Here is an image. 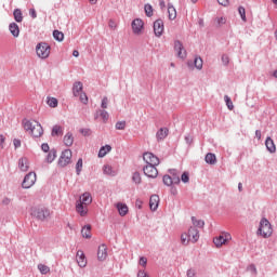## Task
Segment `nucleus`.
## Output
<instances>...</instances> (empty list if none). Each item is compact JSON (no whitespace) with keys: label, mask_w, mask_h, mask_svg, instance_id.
<instances>
[{"label":"nucleus","mask_w":277,"mask_h":277,"mask_svg":"<svg viewBox=\"0 0 277 277\" xmlns=\"http://www.w3.org/2000/svg\"><path fill=\"white\" fill-rule=\"evenodd\" d=\"M30 215L39 220V222H44V220H49L51 216V211L47 207L38 206L31 208Z\"/></svg>","instance_id":"nucleus-1"},{"label":"nucleus","mask_w":277,"mask_h":277,"mask_svg":"<svg viewBox=\"0 0 277 277\" xmlns=\"http://www.w3.org/2000/svg\"><path fill=\"white\" fill-rule=\"evenodd\" d=\"M274 233V229L272 228V223L265 217H263L260 221V226L258 228V235L263 237L264 239H267L272 237V234Z\"/></svg>","instance_id":"nucleus-2"},{"label":"nucleus","mask_w":277,"mask_h":277,"mask_svg":"<svg viewBox=\"0 0 277 277\" xmlns=\"http://www.w3.org/2000/svg\"><path fill=\"white\" fill-rule=\"evenodd\" d=\"M36 53L41 60H47L51 55V45L47 42L38 43L36 47Z\"/></svg>","instance_id":"nucleus-3"},{"label":"nucleus","mask_w":277,"mask_h":277,"mask_svg":"<svg viewBox=\"0 0 277 277\" xmlns=\"http://www.w3.org/2000/svg\"><path fill=\"white\" fill-rule=\"evenodd\" d=\"M70 161H72V150L65 149L64 151H62L58 158L57 166L60 168H66V166H68Z\"/></svg>","instance_id":"nucleus-4"},{"label":"nucleus","mask_w":277,"mask_h":277,"mask_svg":"<svg viewBox=\"0 0 277 277\" xmlns=\"http://www.w3.org/2000/svg\"><path fill=\"white\" fill-rule=\"evenodd\" d=\"M34 185H36V173L29 172L25 175L22 187L24 189H29L30 187H34Z\"/></svg>","instance_id":"nucleus-5"},{"label":"nucleus","mask_w":277,"mask_h":277,"mask_svg":"<svg viewBox=\"0 0 277 277\" xmlns=\"http://www.w3.org/2000/svg\"><path fill=\"white\" fill-rule=\"evenodd\" d=\"M143 172L148 179H157V176H159V171L155 164H146L143 168Z\"/></svg>","instance_id":"nucleus-6"},{"label":"nucleus","mask_w":277,"mask_h":277,"mask_svg":"<svg viewBox=\"0 0 277 277\" xmlns=\"http://www.w3.org/2000/svg\"><path fill=\"white\" fill-rule=\"evenodd\" d=\"M143 160L147 163V166H159V157L150 151L144 153Z\"/></svg>","instance_id":"nucleus-7"},{"label":"nucleus","mask_w":277,"mask_h":277,"mask_svg":"<svg viewBox=\"0 0 277 277\" xmlns=\"http://www.w3.org/2000/svg\"><path fill=\"white\" fill-rule=\"evenodd\" d=\"M163 19L158 18L154 22V34L157 38H161L163 36Z\"/></svg>","instance_id":"nucleus-8"},{"label":"nucleus","mask_w":277,"mask_h":277,"mask_svg":"<svg viewBox=\"0 0 277 277\" xmlns=\"http://www.w3.org/2000/svg\"><path fill=\"white\" fill-rule=\"evenodd\" d=\"M174 51H176L177 57H180L181 60H185L187 57V51H185L183 42L179 40L174 42Z\"/></svg>","instance_id":"nucleus-9"},{"label":"nucleus","mask_w":277,"mask_h":277,"mask_svg":"<svg viewBox=\"0 0 277 277\" xmlns=\"http://www.w3.org/2000/svg\"><path fill=\"white\" fill-rule=\"evenodd\" d=\"M142 29H144V21H142V18H135L132 22L133 34L140 36V34H142Z\"/></svg>","instance_id":"nucleus-10"},{"label":"nucleus","mask_w":277,"mask_h":277,"mask_svg":"<svg viewBox=\"0 0 277 277\" xmlns=\"http://www.w3.org/2000/svg\"><path fill=\"white\" fill-rule=\"evenodd\" d=\"M188 239L192 243H196L200 239V232L196 227H190L188 229Z\"/></svg>","instance_id":"nucleus-11"},{"label":"nucleus","mask_w":277,"mask_h":277,"mask_svg":"<svg viewBox=\"0 0 277 277\" xmlns=\"http://www.w3.org/2000/svg\"><path fill=\"white\" fill-rule=\"evenodd\" d=\"M29 133L32 135V137H41L44 133V130L42 129V124H40V122L38 121H35L32 131Z\"/></svg>","instance_id":"nucleus-12"},{"label":"nucleus","mask_w":277,"mask_h":277,"mask_svg":"<svg viewBox=\"0 0 277 277\" xmlns=\"http://www.w3.org/2000/svg\"><path fill=\"white\" fill-rule=\"evenodd\" d=\"M228 239H230V234H226L225 236L221 235L213 239V243L216 246V248H222V246H224Z\"/></svg>","instance_id":"nucleus-13"},{"label":"nucleus","mask_w":277,"mask_h":277,"mask_svg":"<svg viewBox=\"0 0 277 277\" xmlns=\"http://www.w3.org/2000/svg\"><path fill=\"white\" fill-rule=\"evenodd\" d=\"M170 130L168 128H160L156 133L157 142H163L168 137Z\"/></svg>","instance_id":"nucleus-14"},{"label":"nucleus","mask_w":277,"mask_h":277,"mask_svg":"<svg viewBox=\"0 0 277 277\" xmlns=\"http://www.w3.org/2000/svg\"><path fill=\"white\" fill-rule=\"evenodd\" d=\"M76 260L79 267H85V265H88V260L85 259V254L81 250H78Z\"/></svg>","instance_id":"nucleus-15"},{"label":"nucleus","mask_w":277,"mask_h":277,"mask_svg":"<svg viewBox=\"0 0 277 277\" xmlns=\"http://www.w3.org/2000/svg\"><path fill=\"white\" fill-rule=\"evenodd\" d=\"M150 211H157L159 209V195H151L149 198Z\"/></svg>","instance_id":"nucleus-16"},{"label":"nucleus","mask_w":277,"mask_h":277,"mask_svg":"<svg viewBox=\"0 0 277 277\" xmlns=\"http://www.w3.org/2000/svg\"><path fill=\"white\" fill-rule=\"evenodd\" d=\"M107 259V246L101 245L97 249V260L105 261Z\"/></svg>","instance_id":"nucleus-17"},{"label":"nucleus","mask_w":277,"mask_h":277,"mask_svg":"<svg viewBox=\"0 0 277 277\" xmlns=\"http://www.w3.org/2000/svg\"><path fill=\"white\" fill-rule=\"evenodd\" d=\"M76 211L81 217H85L88 215V207H85L83 202L77 201Z\"/></svg>","instance_id":"nucleus-18"},{"label":"nucleus","mask_w":277,"mask_h":277,"mask_svg":"<svg viewBox=\"0 0 277 277\" xmlns=\"http://www.w3.org/2000/svg\"><path fill=\"white\" fill-rule=\"evenodd\" d=\"M9 30L13 38H18V36H21V28L18 27V24L14 22L9 25Z\"/></svg>","instance_id":"nucleus-19"},{"label":"nucleus","mask_w":277,"mask_h":277,"mask_svg":"<svg viewBox=\"0 0 277 277\" xmlns=\"http://www.w3.org/2000/svg\"><path fill=\"white\" fill-rule=\"evenodd\" d=\"M119 215H121V217H124V215H127V213H129V207L126 203L122 202H118L116 205Z\"/></svg>","instance_id":"nucleus-20"},{"label":"nucleus","mask_w":277,"mask_h":277,"mask_svg":"<svg viewBox=\"0 0 277 277\" xmlns=\"http://www.w3.org/2000/svg\"><path fill=\"white\" fill-rule=\"evenodd\" d=\"M206 163H209V166H215L217 163V158L215 157V154L208 153L205 157Z\"/></svg>","instance_id":"nucleus-21"},{"label":"nucleus","mask_w":277,"mask_h":277,"mask_svg":"<svg viewBox=\"0 0 277 277\" xmlns=\"http://www.w3.org/2000/svg\"><path fill=\"white\" fill-rule=\"evenodd\" d=\"M265 146L268 153H276V144H274V140H272V137L269 136L266 137Z\"/></svg>","instance_id":"nucleus-22"},{"label":"nucleus","mask_w":277,"mask_h":277,"mask_svg":"<svg viewBox=\"0 0 277 277\" xmlns=\"http://www.w3.org/2000/svg\"><path fill=\"white\" fill-rule=\"evenodd\" d=\"M80 92H83V83L81 81H77L74 83L72 94L74 96H79Z\"/></svg>","instance_id":"nucleus-23"},{"label":"nucleus","mask_w":277,"mask_h":277,"mask_svg":"<svg viewBox=\"0 0 277 277\" xmlns=\"http://www.w3.org/2000/svg\"><path fill=\"white\" fill-rule=\"evenodd\" d=\"M169 174H171L174 185H179L181 183V176H179V171L176 169H169Z\"/></svg>","instance_id":"nucleus-24"},{"label":"nucleus","mask_w":277,"mask_h":277,"mask_svg":"<svg viewBox=\"0 0 277 277\" xmlns=\"http://www.w3.org/2000/svg\"><path fill=\"white\" fill-rule=\"evenodd\" d=\"M81 235L84 237V239H91L92 238V226L91 225H85L81 229Z\"/></svg>","instance_id":"nucleus-25"},{"label":"nucleus","mask_w":277,"mask_h":277,"mask_svg":"<svg viewBox=\"0 0 277 277\" xmlns=\"http://www.w3.org/2000/svg\"><path fill=\"white\" fill-rule=\"evenodd\" d=\"M57 157V150L55 148L51 149L45 158L47 163H53Z\"/></svg>","instance_id":"nucleus-26"},{"label":"nucleus","mask_w":277,"mask_h":277,"mask_svg":"<svg viewBox=\"0 0 277 277\" xmlns=\"http://www.w3.org/2000/svg\"><path fill=\"white\" fill-rule=\"evenodd\" d=\"M18 168L22 172H27V170H29V163L27 161V158H21L18 160Z\"/></svg>","instance_id":"nucleus-27"},{"label":"nucleus","mask_w":277,"mask_h":277,"mask_svg":"<svg viewBox=\"0 0 277 277\" xmlns=\"http://www.w3.org/2000/svg\"><path fill=\"white\" fill-rule=\"evenodd\" d=\"M63 142L65 146H72V144L75 143V137L72 136V133L68 132L67 134H65Z\"/></svg>","instance_id":"nucleus-28"},{"label":"nucleus","mask_w":277,"mask_h":277,"mask_svg":"<svg viewBox=\"0 0 277 277\" xmlns=\"http://www.w3.org/2000/svg\"><path fill=\"white\" fill-rule=\"evenodd\" d=\"M78 202H82V205H92V196L90 193H84Z\"/></svg>","instance_id":"nucleus-29"},{"label":"nucleus","mask_w":277,"mask_h":277,"mask_svg":"<svg viewBox=\"0 0 277 277\" xmlns=\"http://www.w3.org/2000/svg\"><path fill=\"white\" fill-rule=\"evenodd\" d=\"M168 14H169V21H174L176 18V9L172 3L168 4Z\"/></svg>","instance_id":"nucleus-30"},{"label":"nucleus","mask_w":277,"mask_h":277,"mask_svg":"<svg viewBox=\"0 0 277 277\" xmlns=\"http://www.w3.org/2000/svg\"><path fill=\"white\" fill-rule=\"evenodd\" d=\"M107 153H111V145L102 146L97 156L100 157V159H102L103 157H105V155H107Z\"/></svg>","instance_id":"nucleus-31"},{"label":"nucleus","mask_w":277,"mask_h":277,"mask_svg":"<svg viewBox=\"0 0 277 277\" xmlns=\"http://www.w3.org/2000/svg\"><path fill=\"white\" fill-rule=\"evenodd\" d=\"M13 16L16 23H23V11H21V9H15L13 11Z\"/></svg>","instance_id":"nucleus-32"},{"label":"nucleus","mask_w":277,"mask_h":277,"mask_svg":"<svg viewBox=\"0 0 277 277\" xmlns=\"http://www.w3.org/2000/svg\"><path fill=\"white\" fill-rule=\"evenodd\" d=\"M162 183L163 185H166L167 187H172L174 185V182L172 180V176H170L169 174L163 175L162 177Z\"/></svg>","instance_id":"nucleus-33"},{"label":"nucleus","mask_w":277,"mask_h":277,"mask_svg":"<svg viewBox=\"0 0 277 277\" xmlns=\"http://www.w3.org/2000/svg\"><path fill=\"white\" fill-rule=\"evenodd\" d=\"M51 135L52 137H55L57 135H64V131L60 126L56 124V126H53Z\"/></svg>","instance_id":"nucleus-34"},{"label":"nucleus","mask_w":277,"mask_h":277,"mask_svg":"<svg viewBox=\"0 0 277 277\" xmlns=\"http://www.w3.org/2000/svg\"><path fill=\"white\" fill-rule=\"evenodd\" d=\"M103 172H104V174H107L108 176H116V171H114V169L109 164L104 166Z\"/></svg>","instance_id":"nucleus-35"},{"label":"nucleus","mask_w":277,"mask_h":277,"mask_svg":"<svg viewBox=\"0 0 277 277\" xmlns=\"http://www.w3.org/2000/svg\"><path fill=\"white\" fill-rule=\"evenodd\" d=\"M192 222L195 228H205V222L202 220H198L196 216H192Z\"/></svg>","instance_id":"nucleus-36"},{"label":"nucleus","mask_w":277,"mask_h":277,"mask_svg":"<svg viewBox=\"0 0 277 277\" xmlns=\"http://www.w3.org/2000/svg\"><path fill=\"white\" fill-rule=\"evenodd\" d=\"M58 103L60 102L55 97H51V96L47 97V104L49 105V107L55 108L57 107Z\"/></svg>","instance_id":"nucleus-37"},{"label":"nucleus","mask_w":277,"mask_h":277,"mask_svg":"<svg viewBox=\"0 0 277 277\" xmlns=\"http://www.w3.org/2000/svg\"><path fill=\"white\" fill-rule=\"evenodd\" d=\"M53 38L54 40H56L57 42H62L64 40V32L60 31V30H54L53 31Z\"/></svg>","instance_id":"nucleus-38"},{"label":"nucleus","mask_w":277,"mask_h":277,"mask_svg":"<svg viewBox=\"0 0 277 277\" xmlns=\"http://www.w3.org/2000/svg\"><path fill=\"white\" fill-rule=\"evenodd\" d=\"M23 124H24L25 131H28L30 133L34 129V124H36V121L31 122L29 120H26V121H23Z\"/></svg>","instance_id":"nucleus-39"},{"label":"nucleus","mask_w":277,"mask_h":277,"mask_svg":"<svg viewBox=\"0 0 277 277\" xmlns=\"http://www.w3.org/2000/svg\"><path fill=\"white\" fill-rule=\"evenodd\" d=\"M144 10H145L146 16H147L148 18H150V17L153 16V12H154L153 5H150V3H146V4L144 5Z\"/></svg>","instance_id":"nucleus-40"},{"label":"nucleus","mask_w":277,"mask_h":277,"mask_svg":"<svg viewBox=\"0 0 277 277\" xmlns=\"http://www.w3.org/2000/svg\"><path fill=\"white\" fill-rule=\"evenodd\" d=\"M224 101H225L229 111H233L235 109V106L233 105V100H230V96L224 95Z\"/></svg>","instance_id":"nucleus-41"},{"label":"nucleus","mask_w":277,"mask_h":277,"mask_svg":"<svg viewBox=\"0 0 277 277\" xmlns=\"http://www.w3.org/2000/svg\"><path fill=\"white\" fill-rule=\"evenodd\" d=\"M132 182L135 183V185H140L142 183V175H140V172H134L132 174Z\"/></svg>","instance_id":"nucleus-42"},{"label":"nucleus","mask_w":277,"mask_h":277,"mask_svg":"<svg viewBox=\"0 0 277 277\" xmlns=\"http://www.w3.org/2000/svg\"><path fill=\"white\" fill-rule=\"evenodd\" d=\"M82 170H83V159L80 158L76 163V174L79 176Z\"/></svg>","instance_id":"nucleus-43"},{"label":"nucleus","mask_w":277,"mask_h":277,"mask_svg":"<svg viewBox=\"0 0 277 277\" xmlns=\"http://www.w3.org/2000/svg\"><path fill=\"white\" fill-rule=\"evenodd\" d=\"M195 68L197 70H202V58L200 56H196L194 60Z\"/></svg>","instance_id":"nucleus-44"},{"label":"nucleus","mask_w":277,"mask_h":277,"mask_svg":"<svg viewBox=\"0 0 277 277\" xmlns=\"http://www.w3.org/2000/svg\"><path fill=\"white\" fill-rule=\"evenodd\" d=\"M115 129H117V131H124V129H127V121H118Z\"/></svg>","instance_id":"nucleus-45"},{"label":"nucleus","mask_w":277,"mask_h":277,"mask_svg":"<svg viewBox=\"0 0 277 277\" xmlns=\"http://www.w3.org/2000/svg\"><path fill=\"white\" fill-rule=\"evenodd\" d=\"M238 13L240 15L241 21H243V23H246L248 21L247 17H246V8L239 6L238 8Z\"/></svg>","instance_id":"nucleus-46"},{"label":"nucleus","mask_w":277,"mask_h":277,"mask_svg":"<svg viewBox=\"0 0 277 277\" xmlns=\"http://www.w3.org/2000/svg\"><path fill=\"white\" fill-rule=\"evenodd\" d=\"M38 269L41 272V274H49V272H51V268L44 264H39Z\"/></svg>","instance_id":"nucleus-47"},{"label":"nucleus","mask_w":277,"mask_h":277,"mask_svg":"<svg viewBox=\"0 0 277 277\" xmlns=\"http://www.w3.org/2000/svg\"><path fill=\"white\" fill-rule=\"evenodd\" d=\"M181 241L183 243V246H187V243H189V234H182L181 235Z\"/></svg>","instance_id":"nucleus-48"},{"label":"nucleus","mask_w":277,"mask_h":277,"mask_svg":"<svg viewBox=\"0 0 277 277\" xmlns=\"http://www.w3.org/2000/svg\"><path fill=\"white\" fill-rule=\"evenodd\" d=\"M100 116L104 120V122H107V120H109V113H107V110H101Z\"/></svg>","instance_id":"nucleus-49"},{"label":"nucleus","mask_w":277,"mask_h":277,"mask_svg":"<svg viewBox=\"0 0 277 277\" xmlns=\"http://www.w3.org/2000/svg\"><path fill=\"white\" fill-rule=\"evenodd\" d=\"M182 183H189V172L185 171L181 176Z\"/></svg>","instance_id":"nucleus-50"},{"label":"nucleus","mask_w":277,"mask_h":277,"mask_svg":"<svg viewBox=\"0 0 277 277\" xmlns=\"http://www.w3.org/2000/svg\"><path fill=\"white\" fill-rule=\"evenodd\" d=\"M80 102L83 105H88V95L85 93H80Z\"/></svg>","instance_id":"nucleus-51"},{"label":"nucleus","mask_w":277,"mask_h":277,"mask_svg":"<svg viewBox=\"0 0 277 277\" xmlns=\"http://www.w3.org/2000/svg\"><path fill=\"white\" fill-rule=\"evenodd\" d=\"M108 103H109V100L107 98V96L103 97L102 104H101L102 109H107Z\"/></svg>","instance_id":"nucleus-52"},{"label":"nucleus","mask_w":277,"mask_h":277,"mask_svg":"<svg viewBox=\"0 0 277 277\" xmlns=\"http://www.w3.org/2000/svg\"><path fill=\"white\" fill-rule=\"evenodd\" d=\"M221 60H222L224 66H228V64L230 62L229 58H228V55L223 54Z\"/></svg>","instance_id":"nucleus-53"},{"label":"nucleus","mask_w":277,"mask_h":277,"mask_svg":"<svg viewBox=\"0 0 277 277\" xmlns=\"http://www.w3.org/2000/svg\"><path fill=\"white\" fill-rule=\"evenodd\" d=\"M80 133L84 135V137L90 136L91 130L88 128L80 129Z\"/></svg>","instance_id":"nucleus-54"},{"label":"nucleus","mask_w":277,"mask_h":277,"mask_svg":"<svg viewBox=\"0 0 277 277\" xmlns=\"http://www.w3.org/2000/svg\"><path fill=\"white\" fill-rule=\"evenodd\" d=\"M41 150H43V153H50L51 151V148L49 147V144L48 143H43L41 145Z\"/></svg>","instance_id":"nucleus-55"},{"label":"nucleus","mask_w":277,"mask_h":277,"mask_svg":"<svg viewBox=\"0 0 277 277\" xmlns=\"http://www.w3.org/2000/svg\"><path fill=\"white\" fill-rule=\"evenodd\" d=\"M140 265H142V267H146V264L148 263V260L144 256L140 258Z\"/></svg>","instance_id":"nucleus-56"},{"label":"nucleus","mask_w":277,"mask_h":277,"mask_svg":"<svg viewBox=\"0 0 277 277\" xmlns=\"http://www.w3.org/2000/svg\"><path fill=\"white\" fill-rule=\"evenodd\" d=\"M186 276L187 277H196V269H194V268L188 269L186 273Z\"/></svg>","instance_id":"nucleus-57"},{"label":"nucleus","mask_w":277,"mask_h":277,"mask_svg":"<svg viewBox=\"0 0 277 277\" xmlns=\"http://www.w3.org/2000/svg\"><path fill=\"white\" fill-rule=\"evenodd\" d=\"M10 202H12V199H10V198H8V197H4V198L2 199V205H3L4 207H8V205H10Z\"/></svg>","instance_id":"nucleus-58"},{"label":"nucleus","mask_w":277,"mask_h":277,"mask_svg":"<svg viewBox=\"0 0 277 277\" xmlns=\"http://www.w3.org/2000/svg\"><path fill=\"white\" fill-rule=\"evenodd\" d=\"M29 14H30L31 18H38V14L36 13V9H30Z\"/></svg>","instance_id":"nucleus-59"},{"label":"nucleus","mask_w":277,"mask_h":277,"mask_svg":"<svg viewBox=\"0 0 277 277\" xmlns=\"http://www.w3.org/2000/svg\"><path fill=\"white\" fill-rule=\"evenodd\" d=\"M108 27H109L110 29H116V22H114V19H109V22H108Z\"/></svg>","instance_id":"nucleus-60"},{"label":"nucleus","mask_w":277,"mask_h":277,"mask_svg":"<svg viewBox=\"0 0 277 277\" xmlns=\"http://www.w3.org/2000/svg\"><path fill=\"white\" fill-rule=\"evenodd\" d=\"M185 142H186V144H192V142H194V137H192V135H186L185 136Z\"/></svg>","instance_id":"nucleus-61"},{"label":"nucleus","mask_w":277,"mask_h":277,"mask_svg":"<svg viewBox=\"0 0 277 277\" xmlns=\"http://www.w3.org/2000/svg\"><path fill=\"white\" fill-rule=\"evenodd\" d=\"M137 277H148V274L146 273V271H138Z\"/></svg>","instance_id":"nucleus-62"},{"label":"nucleus","mask_w":277,"mask_h":277,"mask_svg":"<svg viewBox=\"0 0 277 277\" xmlns=\"http://www.w3.org/2000/svg\"><path fill=\"white\" fill-rule=\"evenodd\" d=\"M13 144H14L15 148H21V140L14 138Z\"/></svg>","instance_id":"nucleus-63"},{"label":"nucleus","mask_w":277,"mask_h":277,"mask_svg":"<svg viewBox=\"0 0 277 277\" xmlns=\"http://www.w3.org/2000/svg\"><path fill=\"white\" fill-rule=\"evenodd\" d=\"M217 3L226 8V5H228V0H217Z\"/></svg>","instance_id":"nucleus-64"}]
</instances>
